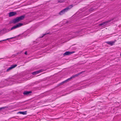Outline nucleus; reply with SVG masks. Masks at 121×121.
<instances>
[{"label":"nucleus","mask_w":121,"mask_h":121,"mask_svg":"<svg viewBox=\"0 0 121 121\" xmlns=\"http://www.w3.org/2000/svg\"><path fill=\"white\" fill-rule=\"evenodd\" d=\"M25 15H23L17 17L12 20L11 22L12 23L15 24L22 20L25 18Z\"/></svg>","instance_id":"1"},{"label":"nucleus","mask_w":121,"mask_h":121,"mask_svg":"<svg viewBox=\"0 0 121 121\" xmlns=\"http://www.w3.org/2000/svg\"><path fill=\"white\" fill-rule=\"evenodd\" d=\"M73 7L72 4H71L69 5V6L66 7L62 10L59 13V14L60 15H62L64 14L65 12L67 11L69 9L72 8Z\"/></svg>","instance_id":"2"},{"label":"nucleus","mask_w":121,"mask_h":121,"mask_svg":"<svg viewBox=\"0 0 121 121\" xmlns=\"http://www.w3.org/2000/svg\"><path fill=\"white\" fill-rule=\"evenodd\" d=\"M114 19V18H112L109 20H108L107 21L101 23L99 25V26H105L106 25V24L107 23L109 22H110L112 21Z\"/></svg>","instance_id":"3"},{"label":"nucleus","mask_w":121,"mask_h":121,"mask_svg":"<svg viewBox=\"0 0 121 121\" xmlns=\"http://www.w3.org/2000/svg\"><path fill=\"white\" fill-rule=\"evenodd\" d=\"M23 25V24L22 23H19L16 25L12 27L10 30H12L14 29H15L17 28L20 27Z\"/></svg>","instance_id":"4"},{"label":"nucleus","mask_w":121,"mask_h":121,"mask_svg":"<svg viewBox=\"0 0 121 121\" xmlns=\"http://www.w3.org/2000/svg\"><path fill=\"white\" fill-rule=\"evenodd\" d=\"M17 66V65L16 64L12 65L11 67H9V68H8L6 70V72H9V70H11L13 68H14L15 67Z\"/></svg>","instance_id":"5"},{"label":"nucleus","mask_w":121,"mask_h":121,"mask_svg":"<svg viewBox=\"0 0 121 121\" xmlns=\"http://www.w3.org/2000/svg\"><path fill=\"white\" fill-rule=\"evenodd\" d=\"M75 52H70L69 51L66 52L65 53L63 54V55L65 56L69 55Z\"/></svg>","instance_id":"6"},{"label":"nucleus","mask_w":121,"mask_h":121,"mask_svg":"<svg viewBox=\"0 0 121 121\" xmlns=\"http://www.w3.org/2000/svg\"><path fill=\"white\" fill-rule=\"evenodd\" d=\"M17 14L16 12H11L9 13V17H11L15 16Z\"/></svg>","instance_id":"7"},{"label":"nucleus","mask_w":121,"mask_h":121,"mask_svg":"<svg viewBox=\"0 0 121 121\" xmlns=\"http://www.w3.org/2000/svg\"><path fill=\"white\" fill-rule=\"evenodd\" d=\"M116 40H115L114 41H107L106 42V43L108 44H110L111 46L113 45L115 43Z\"/></svg>","instance_id":"8"},{"label":"nucleus","mask_w":121,"mask_h":121,"mask_svg":"<svg viewBox=\"0 0 121 121\" xmlns=\"http://www.w3.org/2000/svg\"><path fill=\"white\" fill-rule=\"evenodd\" d=\"M32 92L31 91H25L23 92V94L25 95H29L30 93H31Z\"/></svg>","instance_id":"9"},{"label":"nucleus","mask_w":121,"mask_h":121,"mask_svg":"<svg viewBox=\"0 0 121 121\" xmlns=\"http://www.w3.org/2000/svg\"><path fill=\"white\" fill-rule=\"evenodd\" d=\"M41 72H42V70H39L37 71L33 72L32 73V74L33 75H35Z\"/></svg>","instance_id":"10"},{"label":"nucleus","mask_w":121,"mask_h":121,"mask_svg":"<svg viewBox=\"0 0 121 121\" xmlns=\"http://www.w3.org/2000/svg\"><path fill=\"white\" fill-rule=\"evenodd\" d=\"M19 113L23 115L26 114V111L20 112H19Z\"/></svg>","instance_id":"11"},{"label":"nucleus","mask_w":121,"mask_h":121,"mask_svg":"<svg viewBox=\"0 0 121 121\" xmlns=\"http://www.w3.org/2000/svg\"><path fill=\"white\" fill-rule=\"evenodd\" d=\"M78 76V75L77 74H75L74 75H73L72 76H71L70 78V79H71L72 78H74L76 77H77Z\"/></svg>","instance_id":"12"},{"label":"nucleus","mask_w":121,"mask_h":121,"mask_svg":"<svg viewBox=\"0 0 121 121\" xmlns=\"http://www.w3.org/2000/svg\"><path fill=\"white\" fill-rule=\"evenodd\" d=\"M70 78H68L67 79H66V80H65V81H64V82H65V83H67V82L68 81H69L70 80Z\"/></svg>","instance_id":"13"},{"label":"nucleus","mask_w":121,"mask_h":121,"mask_svg":"<svg viewBox=\"0 0 121 121\" xmlns=\"http://www.w3.org/2000/svg\"><path fill=\"white\" fill-rule=\"evenodd\" d=\"M8 107H2L0 108V110L2 109H4L5 108H8Z\"/></svg>","instance_id":"14"},{"label":"nucleus","mask_w":121,"mask_h":121,"mask_svg":"<svg viewBox=\"0 0 121 121\" xmlns=\"http://www.w3.org/2000/svg\"><path fill=\"white\" fill-rule=\"evenodd\" d=\"M13 38V37H12V38H8V39H4V40H2V41H0V42L1 41H5V40H8L9 39H12V38Z\"/></svg>","instance_id":"15"},{"label":"nucleus","mask_w":121,"mask_h":121,"mask_svg":"<svg viewBox=\"0 0 121 121\" xmlns=\"http://www.w3.org/2000/svg\"><path fill=\"white\" fill-rule=\"evenodd\" d=\"M85 72V71H82V72H80V73H78L77 74V75H78H78H80L81 74L83 73L84 72Z\"/></svg>","instance_id":"16"},{"label":"nucleus","mask_w":121,"mask_h":121,"mask_svg":"<svg viewBox=\"0 0 121 121\" xmlns=\"http://www.w3.org/2000/svg\"><path fill=\"white\" fill-rule=\"evenodd\" d=\"M93 9H94L93 8H91L89 9V11L91 12L92 11Z\"/></svg>","instance_id":"17"},{"label":"nucleus","mask_w":121,"mask_h":121,"mask_svg":"<svg viewBox=\"0 0 121 121\" xmlns=\"http://www.w3.org/2000/svg\"><path fill=\"white\" fill-rule=\"evenodd\" d=\"M63 83H62V82H61V83H60L59 84V85H63Z\"/></svg>","instance_id":"18"},{"label":"nucleus","mask_w":121,"mask_h":121,"mask_svg":"<svg viewBox=\"0 0 121 121\" xmlns=\"http://www.w3.org/2000/svg\"><path fill=\"white\" fill-rule=\"evenodd\" d=\"M25 54H26V55H27V52L26 51L25 52Z\"/></svg>","instance_id":"19"},{"label":"nucleus","mask_w":121,"mask_h":121,"mask_svg":"<svg viewBox=\"0 0 121 121\" xmlns=\"http://www.w3.org/2000/svg\"><path fill=\"white\" fill-rule=\"evenodd\" d=\"M7 57H6V58H1L0 59H3L4 58H7Z\"/></svg>","instance_id":"20"},{"label":"nucleus","mask_w":121,"mask_h":121,"mask_svg":"<svg viewBox=\"0 0 121 121\" xmlns=\"http://www.w3.org/2000/svg\"><path fill=\"white\" fill-rule=\"evenodd\" d=\"M62 83H63L64 84V83H65V82H64V81H63L62 82Z\"/></svg>","instance_id":"21"},{"label":"nucleus","mask_w":121,"mask_h":121,"mask_svg":"<svg viewBox=\"0 0 121 121\" xmlns=\"http://www.w3.org/2000/svg\"><path fill=\"white\" fill-rule=\"evenodd\" d=\"M45 35V34H44V35Z\"/></svg>","instance_id":"22"}]
</instances>
